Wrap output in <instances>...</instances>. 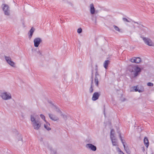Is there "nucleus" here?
Masks as SVG:
<instances>
[{"label":"nucleus","mask_w":154,"mask_h":154,"mask_svg":"<svg viewBox=\"0 0 154 154\" xmlns=\"http://www.w3.org/2000/svg\"><path fill=\"white\" fill-rule=\"evenodd\" d=\"M144 143L145 144V145L146 146L147 148L149 146V140L147 137H145L144 139Z\"/></svg>","instance_id":"18"},{"label":"nucleus","mask_w":154,"mask_h":154,"mask_svg":"<svg viewBox=\"0 0 154 154\" xmlns=\"http://www.w3.org/2000/svg\"><path fill=\"white\" fill-rule=\"evenodd\" d=\"M119 149L120 152V154H124L123 152H122L121 150L119 148Z\"/></svg>","instance_id":"34"},{"label":"nucleus","mask_w":154,"mask_h":154,"mask_svg":"<svg viewBox=\"0 0 154 154\" xmlns=\"http://www.w3.org/2000/svg\"><path fill=\"white\" fill-rule=\"evenodd\" d=\"M141 38L146 44L149 46H154V43L149 38L144 37H141Z\"/></svg>","instance_id":"4"},{"label":"nucleus","mask_w":154,"mask_h":154,"mask_svg":"<svg viewBox=\"0 0 154 154\" xmlns=\"http://www.w3.org/2000/svg\"><path fill=\"white\" fill-rule=\"evenodd\" d=\"M110 137L113 145L115 146H117V140L115 138L114 136V130L113 129H112L111 131Z\"/></svg>","instance_id":"3"},{"label":"nucleus","mask_w":154,"mask_h":154,"mask_svg":"<svg viewBox=\"0 0 154 154\" xmlns=\"http://www.w3.org/2000/svg\"><path fill=\"white\" fill-rule=\"evenodd\" d=\"M119 136L120 138V139L124 147L125 150L126 151V152L127 153H129L130 152V151L128 149V146H126L125 144V142L123 141V140L122 138V136H121V134L119 133Z\"/></svg>","instance_id":"10"},{"label":"nucleus","mask_w":154,"mask_h":154,"mask_svg":"<svg viewBox=\"0 0 154 154\" xmlns=\"http://www.w3.org/2000/svg\"><path fill=\"white\" fill-rule=\"evenodd\" d=\"M42 41V40L41 39L39 38V44H40V43Z\"/></svg>","instance_id":"35"},{"label":"nucleus","mask_w":154,"mask_h":154,"mask_svg":"<svg viewBox=\"0 0 154 154\" xmlns=\"http://www.w3.org/2000/svg\"><path fill=\"white\" fill-rule=\"evenodd\" d=\"M31 121L32 122V125L34 129L36 130L38 129V121L33 116H31Z\"/></svg>","instance_id":"1"},{"label":"nucleus","mask_w":154,"mask_h":154,"mask_svg":"<svg viewBox=\"0 0 154 154\" xmlns=\"http://www.w3.org/2000/svg\"><path fill=\"white\" fill-rule=\"evenodd\" d=\"M82 32V29L81 28H79L77 30V32L79 33H80Z\"/></svg>","instance_id":"30"},{"label":"nucleus","mask_w":154,"mask_h":154,"mask_svg":"<svg viewBox=\"0 0 154 154\" xmlns=\"http://www.w3.org/2000/svg\"><path fill=\"white\" fill-rule=\"evenodd\" d=\"M147 85L148 86H152L153 85V84L152 83L148 82L147 83Z\"/></svg>","instance_id":"31"},{"label":"nucleus","mask_w":154,"mask_h":154,"mask_svg":"<svg viewBox=\"0 0 154 154\" xmlns=\"http://www.w3.org/2000/svg\"><path fill=\"white\" fill-rule=\"evenodd\" d=\"M122 20L124 22H130V21L128 19L125 18H123Z\"/></svg>","instance_id":"28"},{"label":"nucleus","mask_w":154,"mask_h":154,"mask_svg":"<svg viewBox=\"0 0 154 154\" xmlns=\"http://www.w3.org/2000/svg\"><path fill=\"white\" fill-rule=\"evenodd\" d=\"M90 12L91 14H94L95 13V8L94 5L91 4L90 5Z\"/></svg>","instance_id":"19"},{"label":"nucleus","mask_w":154,"mask_h":154,"mask_svg":"<svg viewBox=\"0 0 154 154\" xmlns=\"http://www.w3.org/2000/svg\"><path fill=\"white\" fill-rule=\"evenodd\" d=\"M52 105L54 108L55 109V110L56 111L58 112H59L60 111L59 109L58 108H57L56 106L54 105L53 104H52Z\"/></svg>","instance_id":"26"},{"label":"nucleus","mask_w":154,"mask_h":154,"mask_svg":"<svg viewBox=\"0 0 154 154\" xmlns=\"http://www.w3.org/2000/svg\"><path fill=\"white\" fill-rule=\"evenodd\" d=\"M141 59L139 57H133L131 59V61L133 63H138L141 61Z\"/></svg>","instance_id":"12"},{"label":"nucleus","mask_w":154,"mask_h":154,"mask_svg":"<svg viewBox=\"0 0 154 154\" xmlns=\"http://www.w3.org/2000/svg\"><path fill=\"white\" fill-rule=\"evenodd\" d=\"M100 95V92H95L93 94L92 97V100L93 101H95L99 98V97Z\"/></svg>","instance_id":"9"},{"label":"nucleus","mask_w":154,"mask_h":154,"mask_svg":"<svg viewBox=\"0 0 154 154\" xmlns=\"http://www.w3.org/2000/svg\"><path fill=\"white\" fill-rule=\"evenodd\" d=\"M48 115L50 118L53 121H56L58 120V118L55 115L50 113L48 114Z\"/></svg>","instance_id":"15"},{"label":"nucleus","mask_w":154,"mask_h":154,"mask_svg":"<svg viewBox=\"0 0 154 154\" xmlns=\"http://www.w3.org/2000/svg\"><path fill=\"white\" fill-rule=\"evenodd\" d=\"M86 146L87 148L93 151H95L97 149L96 147L91 144H86Z\"/></svg>","instance_id":"13"},{"label":"nucleus","mask_w":154,"mask_h":154,"mask_svg":"<svg viewBox=\"0 0 154 154\" xmlns=\"http://www.w3.org/2000/svg\"><path fill=\"white\" fill-rule=\"evenodd\" d=\"M5 58L7 63L8 64L12 66H14V63L11 60V59L10 57L5 56Z\"/></svg>","instance_id":"11"},{"label":"nucleus","mask_w":154,"mask_h":154,"mask_svg":"<svg viewBox=\"0 0 154 154\" xmlns=\"http://www.w3.org/2000/svg\"><path fill=\"white\" fill-rule=\"evenodd\" d=\"M141 149L142 151L143 152H144L145 151V149L144 147L143 146L141 148Z\"/></svg>","instance_id":"33"},{"label":"nucleus","mask_w":154,"mask_h":154,"mask_svg":"<svg viewBox=\"0 0 154 154\" xmlns=\"http://www.w3.org/2000/svg\"><path fill=\"white\" fill-rule=\"evenodd\" d=\"M2 6H3L2 9L4 11L5 14L7 16H9L10 14V10L8 6L5 4H3Z\"/></svg>","instance_id":"5"},{"label":"nucleus","mask_w":154,"mask_h":154,"mask_svg":"<svg viewBox=\"0 0 154 154\" xmlns=\"http://www.w3.org/2000/svg\"><path fill=\"white\" fill-rule=\"evenodd\" d=\"M93 76L92 77V80L91 81V86L90 87V88L89 89V92L90 94L92 93L94 91V89H93Z\"/></svg>","instance_id":"16"},{"label":"nucleus","mask_w":154,"mask_h":154,"mask_svg":"<svg viewBox=\"0 0 154 154\" xmlns=\"http://www.w3.org/2000/svg\"><path fill=\"white\" fill-rule=\"evenodd\" d=\"M62 116L64 120H66L67 119V117L66 115H62Z\"/></svg>","instance_id":"32"},{"label":"nucleus","mask_w":154,"mask_h":154,"mask_svg":"<svg viewBox=\"0 0 154 154\" xmlns=\"http://www.w3.org/2000/svg\"><path fill=\"white\" fill-rule=\"evenodd\" d=\"M0 96L3 99L5 100H9L11 98V94L6 92L0 93Z\"/></svg>","instance_id":"2"},{"label":"nucleus","mask_w":154,"mask_h":154,"mask_svg":"<svg viewBox=\"0 0 154 154\" xmlns=\"http://www.w3.org/2000/svg\"><path fill=\"white\" fill-rule=\"evenodd\" d=\"M35 30V29L34 28L32 27L30 30L29 31L28 34V38L29 39H30L32 38Z\"/></svg>","instance_id":"14"},{"label":"nucleus","mask_w":154,"mask_h":154,"mask_svg":"<svg viewBox=\"0 0 154 154\" xmlns=\"http://www.w3.org/2000/svg\"><path fill=\"white\" fill-rule=\"evenodd\" d=\"M46 124H44V128L46 129L47 130L49 131L51 130V128H50V124L48 122H45Z\"/></svg>","instance_id":"17"},{"label":"nucleus","mask_w":154,"mask_h":154,"mask_svg":"<svg viewBox=\"0 0 154 154\" xmlns=\"http://www.w3.org/2000/svg\"><path fill=\"white\" fill-rule=\"evenodd\" d=\"M40 116L42 119H43L44 120V121L45 122H46V120L45 119V117L44 116V115L42 114H41L40 115Z\"/></svg>","instance_id":"27"},{"label":"nucleus","mask_w":154,"mask_h":154,"mask_svg":"<svg viewBox=\"0 0 154 154\" xmlns=\"http://www.w3.org/2000/svg\"><path fill=\"white\" fill-rule=\"evenodd\" d=\"M132 21L133 22H134V23H137V24H138V23L137 22H135V21Z\"/></svg>","instance_id":"36"},{"label":"nucleus","mask_w":154,"mask_h":154,"mask_svg":"<svg viewBox=\"0 0 154 154\" xmlns=\"http://www.w3.org/2000/svg\"><path fill=\"white\" fill-rule=\"evenodd\" d=\"M49 103L51 104V102H49Z\"/></svg>","instance_id":"37"},{"label":"nucleus","mask_w":154,"mask_h":154,"mask_svg":"<svg viewBox=\"0 0 154 154\" xmlns=\"http://www.w3.org/2000/svg\"><path fill=\"white\" fill-rule=\"evenodd\" d=\"M50 150L51 151V153L52 154H55L56 153V151L54 150V149H53L52 148H51L50 149Z\"/></svg>","instance_id":"29"},{"label":"nucleus","mask_w":154,"mask_h":154,"mask_svg":"<svg viewBox=\"0 0 154 154\" xmlns=\"http://www.w3.org/2000/svg\"><path fill=\"white\" fill-rule=\"evenodd\" d=\"M17 138L18 141L22 140V137L21 135L20 134H18L17 137Z\"/></svg>","instance_id":"23"},{"label":"nucleus","mask_w":154,"mask_h":154,"mask_svg":"<svg viewBox=\"0 0 154 154\" xmlns=\"http://www.w3.org/2000/svg\"><path fill=\"white\" fill-rule=\"evenodd\" d=\"M113 27L115 29V30L117 31H118V32H121V30L119 29V28L116 25H113Z\"/></svg>","instance_id":"24"},{"label":"nucleus","mask_w":154,"mask_h":154,"mask_svg":"<svg viewBox=\"0 0 154 154\" xmlns=\"http://www.w3.org/2000/svg\"><path fill=\"white\" fill-rule=\"evenodd\" d=\"M136 66L131 65L128 67V70L131 72H133Z\"/></svg>","instance_id":"21"},{"label":"nucleus","mask_w":154,"mask_h":154,"mask_svg":"<svg viewBox=\"0 0 154 154\" xmlns=\"http://www.w3.org/2000/svg\"><path fill=\"white\" fill-rule=\"evenodd\" d=\"M132 88L135 91H138L139 93L143 92L144 91V88L142 86L139 87L138 88L137 86H134L132 87Z\"/></svg>","instance_id":"8"},{"label":"nucleus","mask_w":154,"mask_h":154,"mask_svg":"<svg viewBox=\"0 0 154 154\" xmlns=\"http://www.w3.org/2000/svg\"><path fill=\"white\" fill-rule=\"evenodd\" d=\"M34 45L35 47H37L38 46V38H37L34 40Z\"/></svg>","instance_id":"20"},{"label":"nucleus","mask_w":154,"mask_h":154,"mask_svg":"<svg viewBox=\"0 0 154 154\" xmlns=\"http://www.w3.org/2000/svg\"><path fill=\"white\" fill-rule=\"evenodd\" d=\"M141 69L138 66H136L134 70V77H136L140 74L141 72Z\"/></svg>","instance_id":"7"},{"label":"nucleus","mask_w":154,"mask_h":154,"mask_svg":"<svg viewBox=\"0 0 154 154\" xmlns=\"http://www.w3.org/2000/svg\"><path fill=\"white\" fill-rule=\"evenodd\" d=\"M98 69L97 66L96 65V72L95 73V77L94 79V82L95 85L97 87L98 85V79L100 78V76L97 72Z\"/></svg>","instance_id":"6"},{"label":"nucleus","mask_w":154,"mask_h":154,"mask_svg":"<svg viewBox=\"0 0 154 154\" xmlns=\"http://www.w3.org/2000/svg\"><path fill=\"white\" fill-rule=\"evenodd\" d=\"M109 62V60H105L104 62V67L105 69H106L107 68Z\"/></svg>","instance_id":"22"},{"label":"nucleus","mask_w":154,"mask_h":154,"mask_svg":"<svg viewBox=\"0 0 154 154\" xmlns=\"http://www.w3.org/2000/svg\"><path fill=\"white\" fill-rule=\"evenodd\" d=\"M39 57H42L44 56L45 54L42 51H39Z\"/></svg>","instance_id":"25"}]
</instances>
